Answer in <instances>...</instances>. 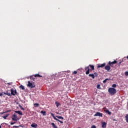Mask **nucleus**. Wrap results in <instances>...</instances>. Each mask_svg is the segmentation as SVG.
I'll return each instance as SVG.
<instances>
[{
    "mask_svg": "<svg viewBox=\"0 0 128 128\" xmlns=\"http://www.w3.org/2000/svg\"><path fill=\"white\" fill-rule=\"evenodd\" d=\"M34 106H36V107H38L39 106V104L38 103H34Z\"/></svg>",
    "mask_w": 128,
    "mask_h": 128,
    "instance_id": "nucleus-28",
    "label": "nucleus"
},
{
    "mask_svg": "<svg viewBox=\"0 0 128 128\" xmlns=\"http://www.w3.org/2000/svg\"><path fill=\"white\" fill-rule=\"evenodd\" d=\"M124 75H125L126 76H128V71L125 72H124Z\"/></svg>",
    "mask_w": 128,
    "mask_h": 128,
    "instance_id": "nucleus-32",
    "label": "nucleus"
},
{
    "mask_svg": "<svg viewBox=\"0 0 128 128\" xmlns=\"http://www.w3.org/2000/svg\"><path fill=\"white\" fill-rule=\"evenodd\" d=\"M106 66V63H104L102 64H100L98 65L97 68H102Z\"/></svg>",
    "mask_w": 128,
    "mask_h": 128,
    "instance_id": "nucleus-8",
    "label": "nucleus"
},
{
    "mask_svg": "<svg viewBox=\"0 0 128 128\" xmlns=\"http://www.w3.org/2000/svg\"><path fill=\"white\" fill-rule=\"evenodd\" d=\"M27 86L31 88H32L36 87V85L32 83L30 81H28Z\"/></svg>",
    "mask_w": 128,
    "mask_h": 128,
    "instance_id": "nucleus-2",
    "label": "nucleus"
},
{
    "mask_svg": "<svg viewBox=\"0 0 128 128\" xmlns=\"http://www.w3.org/2000/svg\"><path fill=\"white\" fill-rule=\"evenodd\" d=\"M105 70H107L108 72H110L111 70V67L110 66H104Z\"/></svg>",
    "mask_w": 128,
    "mask_h": 128,
    "instance_id": "nucleus-10",
    "label": "nucleus"
},
{
    "mask_svg": "<svg viewBox=\"0 0 128 128\" xmlns=\"http://www.w3.org/2000/svg\"><path fill=\"white\" fill-rule=\"evenodd\" d=\"M108 92L110 94V96H114L117 92V90L114 88H110L108 89Z\"/></svg>",
    "mask_w": 128,
    "mask_h": 128,
    "instance_id": "nucleus-1",
    "label": "nucleus"
},
{
    "mask_svg": "<svg viewBox=\"0 0 128 128\" xmlns=\"http://www.w3.org/2000/svg\"><path fill=\"white\" fill-rule=\"evenodd\" d=\"M110 80L109 78H106L102 82L104 84H105L107 82L108 80Z\"/></svg>",
    "mask_w": 128,
    "mask_h": 128,
    "instance_id": "nucleus-24",
    "label": "nucleus"
},
{
    "mask_svg": "<svg viewBox=\"0 0 128 128\" xmlns=\"http://www.w3.org/2000/svg\"><path fill=\"white\" fill-rule=\"evenodd\" d=\"M56 118H57L58 119H62V120L64 119V118L62 116H56Z\"/></svg>",
    "mask_w": 128,
    "mask_h": 128,
    "instance_id": "nucleus-23",
    "label": "nucleus"
},
{
    "mask_svg": "<svg viewBox=\"0 0 128 128\" xmlns=\"http://www.w3.org/2000/svg\"><path fill=\"white\" fill-rule=\"evenodd\" d=\"M34 78H37V77H38V78H42V76L40 75V74H35L34 75Z\"/></svg>",
    "mask_w": 128,
    "mask_h": 128,
    "instance_id": "nucleus-16",
    "label": "nucleus"
},
{
    "mask_svg": "<svg viewBox=\"0 0 128 128\" xmlns=\"http://www.w3.org/2000/svg\"><path fill=\"white\" fill-rule=\"evenodd\" d=\"M126 58L128 60V56H126Z\"/></svg>",
    "mask_w": 128,
    "mask_h": 128,
    "instance_id": "nucleus-40",
    "label": "nucleus"
},
{
    "mask_svg": "<svg viewBox=\"0 0 128 128\" xmlns=\"http://www.w3.org/2000/svg\"><path fill=\"white\" fill-rule=\"evenodd\" d=\"M4 113H5V112H3L1 113V114H4Z\"/></svg>",
    "mask_w": 128,
    "mask_h": 128,
    "instance_id": "nucleus-39",
    "label": "nucleus"
},
{
    "mask_svg": "<svg viewBox=\"0 0 128 128\" xmlns=\"http://www.w3.org/2000/svg\"><path fill=\"white\" fill-rule=\"evenodd\" d=\"M91 128H96V127L95 125H92V126Z\"/></svg>",
    "mask_w": 128,
    "mask_h": 128,
    "instance_id": "nucleus-34",
    "label": "nucleus"
},
{
    "mask_svg": "<svg viewBox=\"0 0 128 128\" xmlns=\"http://www.w3.org/2000/svg\"><path fill=\"white\" fill-rule=\"evenodd\" d=\"M96 88L98 89L101 90L100 84H97Z\"/></svg>",
    "mask_w": 128,
    "mask_h": 128,
    "instance_id": "nucleus-25",
    "label": "nucleus"
},
{
    "mask_svg": "<svg viewBox=\"0 0 128 128\" xmlns=\"http://www.w3.org/2000/svg\"><path fill=\"white\" fill-rule=\"evenodd\" d=\"M30 126L32 128H36L38 125H37V124H36L35 123H33V124H31Z\"/></svg>",
    "mask_w": 128,
    "mask_h": 128,
    "instance_id": "nucleus-14",
    "label": "nucleus"
},
{
    "mask_svg": "<svg viewBox=\"0 0 128 128\" xmlns=\"http://www.w3.org/2000/svg\"><path fill=\"white\" fill-rule=\"evenodd\" d=\"M80 128V127H79V128Z\"/></svg>",
    "mask_w": 128,
    "mask_h": 128,
    "instance_id": "nucleus-43",
    "label": "nucleus"
},
{
    "mask_svg": "<svg viewBox=\"0 0 128 128\" xmlns=\"http://www.w3.org/2000/svg\"><path fill=\"white\" fill-rule=\"evenodd\" d=\"M112 87L114 88H116V84H114L112 85Z\"/></svg>",
    "mask_w": 128,
    "mask_h": 128,
    "instance_id": "nucleus-31",
    "label": "nucleus"
},
{
    "mask_svg": "<svg viewBox=\"0 0 128 128\" xmlns=\"http://www.w3.org/2000/svg\"><path fill=\"white\" fill-rule=\"evenodd\" d=\"M30 79H32V76H30Z\"/></svg>",
    "mask_w": 128,
    "mask_h": 128,
    "instance_id": "nucleus-42",
    "label": "nucleus"
},
{
    "mask_svg": "<svg viewBox=\"0 0 128 128\" xmlns=\"http://www.w3.org/2000/svg\"><path fill=\"white\" fill-rule=\"evenodd\" d=\"M12 120L14 121H17L19 118L16 114H13V115H12Z\"/></svg>",
    "mask_w": 128,
    "mask_h": 128,
    "instance_id": "nucleus-5",
    "label": "nucleus"
},
{
    "mask_svg": "<svg viewBox=\"0 0 128 128\" xmlns=\"http://www.w3.org/2000/svg\"><path fill=\"white\" fill-rule=\"evenodd\" d=\"M117 63V61L116 60H114V62H108V65L110 66H112V65H114V64H115Z\"/></svg>",
    "mask_w": 128,
    "mask_h": 128,
    "instance_id": "nucleus-9",
    "label": "nucleus"
},
{
    "mask_svg": "<svg viewBox=\"0 0 128 128\" xmlns=\"http://www.w3.org/2000/svg\"><path fill=\"white\" fill-rule=\"evenodd\" d=\"M106 124H107V123L106 122H102V128H106Z\"/></svg>",
    "mask_w": 128,
    "mask_h": 128,
    "instance_id": "nucleus-12",
    "label": "nucleus"
},
{
    "mask_svg": "<svg viewBox=\"0 0 128 128\" xmlns=\"http://www.w3.org/2000/svg\"><path fill=\"white\" fill-rule=\"evenodd\" d=\"M89 66L90 68V70H94V65L89 64Z\"/></svg>",
    "mask_w": 128,
    "mask_h": 128,
    "instance_id": "nucleus-15",
    "label": "nucleus"
},
{
    "mask_svg": "<svg viewBox=\"0 0 128 128\" xmlns=\"http://www.w3.org/2000/svg\"><path fill=\"white\" fill-rule=\"evenodd\" d=\"M15 113L18 114L20 116H22L23 114L20 110H15Z\"/></svg>",
    "mask_w": 128,
    "mask_h": 128,
    "instance_id": "nucleus-13",
    "label": "nucleus"
},
{
    "mask_svg": "<svg viewBox=\"0 0 128 128\" xmlns=\"http://www.w3.org/2000/svg\"><path fill=\"white\" fill-rule=\"evenodd\" d=\"M16 124V122H11L10 124L11 125H14Z\"/></svg>",
    "mask_w": 128,
    "mask_h": 128,
    "instance_id": "nucleus-37",
    "label": "nucleus"
},
{
    "mask_svg": "<svg viewBox=\"0 0 128 128\" xmlns=\"http://www.w3.org/2000/svg\"><path fill=\"white\" fill-rule=\"evenodd\" d=\"M19 107H20V108L22 110H24L25 109H24V108H23L22 106L19 105Z\"/></svg>",
    "mask_w": 128,
    "mask_h": 128,
    "instance_id": "nucleus-29",
    "label": "nucleus"
},
{
    "mask_svg": "<svg viewBox=\"0 0 128 128\" xmlns=\"http://www.w3.org/2000/svg\"><path fill=\"white\" fill-rule=\"evenodd\" d=\"M3 96V93L0 92V96Z\"/></svg>",
    "mask_w": 128,
    "mask_h": 128,
    "instance_id": "nucleus-38",
    "label": "nucleus"
},
{
    "mask_svg": "<svg viewBox=\"0 0 128 128\" xmlns=\"http://www.w3.org/2000/svg\"><path fill=\"white\" fill-rule=\"evenodd\" d=\"M16 90H13L12 89H11V94L13 96H16Z\"/></svg>",
    "mask_w": 128,
    "mask_h": 128,
    "instance_id": "nucleus-11",
    "label": "nucleus"
},
{
    "mask_svg": "<svg viewBox=\"0 0 128 128\" xmlns=\"http://www.w3.org/2000/svg\"><path fill=\"white\" fill-rule=\"evenodd\" d=\"M104 112L108 115H111L112 112L106 108H104Z\"/></svg>",
    "mask_w": 128,
    "mask_h": 128,
    "instance_id": "nucleus-6",
    "label": "nucleus"
},
{
    "mask_svg": "<svg viewBox=\"0 0 128 128\" xmlns=\"http://www.w3.org/2000/svg\"><path fill=\"white\" fill-rule=\"evenodd\" d=\"M19 88H21L22 90H25L24 86H22V84L20 85Z\"/></svg>",
    "mask_w": 128,
    "mask_h": 128,
    "instance_id": "nucleus-22",
    "label": "nucleus"
},
{
    "mask_svg": "<svg viewBox=\"0 0 128 128\" xmlns=\"http://www.w3.org/2000/svg\"><path fill=\"white\" fill-rule=\"evenodd\" d=\"M85 70H86V74L88 75L90 72V69L89 66H86L85 68Z\"/></svg>",
    "mask_w": 128,
    "mask_h": 128,
    "instance_id": "nucleus-7",
    "label": "nucleus"
},
{
    "mask_svg": "<svg viewBox=\"0 0 128 128\" xmlns=\"http://www.w3.org/2000/svg\"><path fill=\"white\" fill-rule=\"evenodd\" d=\"M55 104L56 105V106L57 108H58L60 106V104L58 102H55Z\"/></svg>",
    "mask_w": 128,
    "mask_h": 128,
    "instance_id": "nucleus-17",
    "label": "nucleus"
},
{
    "mask_svg": "<svg viewBox=\"0 0 128 128\" xmlns=\"http://www.w3.org/2000/svg\"><path fill=\"white\" fill-rule=\"evenodd\" d=\"M77 73H78L77 71H74V72H73V74H76Z\"/></svg>",
    "mask_w": 128,
    "mask_h": 128,
    "instance_id": "nucleus-33",
    "label": "nucleus"
},
{
    "mask_svg": "<svg viewBox=\"0 0 128 128\" xmlns=\"http://www.w3.org/2000/svg\"><path fill=\"white\" fill-rule=\"evenodd\" d=\"M88 76L90 77H92V79H94L95 78V76L94 75V74H88Z\"/></svg>",
    "mask_w": 128,
    "mask_h": 128,
    "instance_id": "nucleus-18",
    "label": "nucleus"
},
{
    "mask_svg": "<svg viewBox=\"0 0 128 128\" xmlns=\"http://www.w3.org/2000/svg\"><path fill=\"white\" fill-rule=\"evenodd\" d=\"M18 127H19V126H13V128H18Z\"/></svg>",
    "mask_w": 128,
    "mask_h": 128,
    "instance_id": "nucleus-35",
    "label": "nucleus"
},
{
    "mask_svg": "<svg viewBox=\"0 0 128 128\" xmlns=\"http://www.w3.org/2000/svg\"><path fill=\"white\" fill-rule=\"evenodd\" d=\"M10 116L9 114H6V115L4 116H2L3 118H4V120H6V118Z\"/></svg>",
    "mask_w": 128,
    "mask_h": 128,
    "instance_id": "nucleus-21",
    "label": "nucleus"
},
{
    "mask_svg": "<svg viewBox=\"0 0 128 128\" xmlns=\"http://www.w3.org/2000/svg\"><path fill=\"white\" fill-rule=\"evenodd\" d=\"M51 125L52 126L53 128H58L57 126L55 124L54 122L51 123Z\"/></svg>",
    "mask_w": 128,
    "mask_h": 128,
    "instance_id": "nucleus-20",
    "label": "nucleus"
},
{
    "mask_svg": "<svg viewBox=\"0 0 128 128\" xmlns=\"http://www.w3.org/2000/svg\"><path fill=\"white\" fill-rule=\"evenodd\" d=\"M0 128H2V126H0Z\"/></svg>",
    "mask_w": 128,
    "mask_h": 128,
    "instance_id": "nucleus-41",
    "label": "nucleus"
},
{
    "mask_svg": "<svg viewBox=\"0 0 128 128\" xmlns=\"http://www.w3.org/2000/svg\"><path fill=\"white\" fill-rule=\"evenodd\" d=\"M126 122L128 123V114H126L125 116Z\"/></svg>",
    "mask_w": 128,
    "mask_h": 128,
    "instance_id": "nucleus-27",
    "label": "nucleus"
},
{
    "mask_svg": "<svg viewBox=\"0 0 128 128\" xmlns=\"http://www.w3.org/2000/svg\"><path fill=\"white\" fill-rule=\"evenodd\" d=\"M94 76H96V77H98V74L97 72H94Z\"/></svg>",
    "mask_w": 128,
    "mask_h": 128,
    "instance_id": "nucleus-30",
    "label": "nucleus"
},
{
    "mask_svg": "<svg viewBox=\"0 0 128 128\" xmlns=\"http://www.w3.org/2000/svg\"><path fill=\"white\" fill-rule=\"evenodd\" d=\"M40 114H42L43 116H46V111L41 110Z\"/></svg>",
    "mask_w": 128,
    "mask_h": 128,
    "instance_id": "nucleus-19",
    "label": "nucleus"
},
{
    "mask_svg": "<svg viewBox=\"0 0 128 128\" xmlns=\"http://www.w3.org/2000/svg\"><path fill=\"white\" fill-rule=\"evenodd\" d=\"M50 115L51 116H52V117L53 118L56 120L57 122H60V124H63V122L60 120L56 118V117L54 116V114L53 113H50Z\"/></svg>",
    "mask_w": 128,
    "mask_h": 128,
    "instance_id": "nucleus-3",
    "label": "nucleus"
},
{
    "mask_svg": "<svg viewBox=\"0 0 128 128\" xmlns=\"http://www.w3.org/2000/svg\"><path fill=\"white\" fill-rule=\"evenodd\" d=\"M94 116H98V117H102L103 114L100 112H96L94 114Z\"/></svg>",
    "mask_w": 128,
    "mask_h": 128,
    "instance_id": "nucleus-4",
    "label": "nucleus"
},
{
    "mask_svg": "<svg viewBox=\"0 0 128 128\" xmlns=\"http://www.w3.org/2000/svg\"><path fill=\"white\" fill-rule=\"evenodd\" d=\"M122 62H120L118 64V66H120V64H122Z\"/></svg>",
    "mask_w": 128,
    "mask_h": 128,
    "instance_id": "nucleus-36",
    "label": "nucleus"
},
{
    "mask_svg": "<svg viewBox=\"0 0 128 128\" xmlns=\"http://www.w3.org/2000/svg\"><path fill=\"white\" fill-rule=\"evenodd\" d=\"M4 94L7 95L8 96H11V94H10V92L6 93V92H4Z\"/></svg>",
    "mask_w": 128,
    "mask_h": 128,
    "instance_id": "nucleus-26",
    "label": "nucleus"
}]
</instances>
